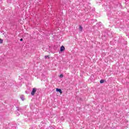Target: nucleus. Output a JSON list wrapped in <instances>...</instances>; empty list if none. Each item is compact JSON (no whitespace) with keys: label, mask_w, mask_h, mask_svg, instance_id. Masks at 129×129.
<instances>
[{"label":"nucleus","mask_w":129,"mask_h":129,"mask_svg":"<svg viewBox=\"0 0 129 129\" xmlns=\"http://www.w3.org/2000/svg\"><path fill=\"white\" fill-rule=\"evenodd\" d=\"M3 42L4 40L0 38V44H3Z\"/></svg>","instance_id":"4"},{"label":"nucleus","mask_w":129,"mask_h":129,"mask_svg":"<svg viewBox=\"0 0 129 129\" xmlns=\"http://www.w3.org/2000/svg\"><path fill=\"white\" fill-rule=\"evenodd\" d=\"M36 92H37V89L34 88L32 89L31 92V95H35V93H36Z\"/></svg>","instance_id":"1"},{"label":"nucleus","mask_w":129,"mask_h":129,"mask_svg":"<svg viewBox=\"0 0 129 129\" xmlns=\"http://www.w3.org/2000/svg\"><path fill=\"white\" fill-rule=\"evenodd\" d=\"M100 83L102 84V83H104V80H101L100 81Z\"/></svg>","instance_id":"5"},{"label":"nucleus","mask_w":129,"mask_h":129,"mask_svg":"<svg viewBox=\"0 0 129 129\" xmlns=\"http://www.w3.org/2000/svg\"><path fill=\"white\" fill-rule=\"evenodd\" d=\"M20 41H21V42L23 41V38H21Z\"/></svg>","instance_id":"9"},{"label":"nucleus","mask_w":129,"mask_h":129,"mask_svg":"<svg viewBox=\"0 0 129 129\" xmlns=\"http://www.w3.org/2000/svg\"><path fill=\"white\" fill-rule=\"evenodd\" d=\"M65 50V47L64 46H61L60 47V52H63Z\"/></svg>","instance_id":"3"},{"label":"nucleus","mask_w":129,"mask_h":129,"mask_svg":"<svg viewBox=\"0 0 129 129\" xmlns=\"http://www.w3.org/2000/svg\"><path fill=\"white\" fill-rule=\"evenodd\" d=\"M56 91L57 92H59L60 94H62V93H63V92H62V90L58 88H56Z\"/></svg>","instance_id":"2"},{"label":"nucleus","mask_w":129,"mask_h":129,"mask_svg":"<svg viewBox=\"0 0 129 129\" xmlns=\"http://www.w3.org/2000/svg\"><path fill=\"white\" fill-rule=\"evenodd\" d=\"M79 29L80 30H81V31L82 32V27H81V26L79 27Z\"/></svg>","instance_id":"6"},{"label":"nucleus","mask_w":129,"mask_h":129,"mask_svg":"<svg viewBox=\"0 0 129 129\" xmlns=\"http://www.w3.org/2000/svg\"><path fill=\"white\" fill-rule=\"evenodd\" d=\"M48 57H49V56L46 55V56H45V59H47V58H48Z\"/></svg>","instance_id":"8"},{"label":"nucleus","mask_w":129,"mask_h":129,"mask_svg":"<svg viewBox=\"0 0 129 129\" xmlns=\"http://www.w3.org/2000/svg\"><path fill=\"white\" fill-rule=\"evenodd\" d=\"M59 77H60V78H62V77H63V75H60Z\"/></svg>","instance_id":"7"}]
</instances>
